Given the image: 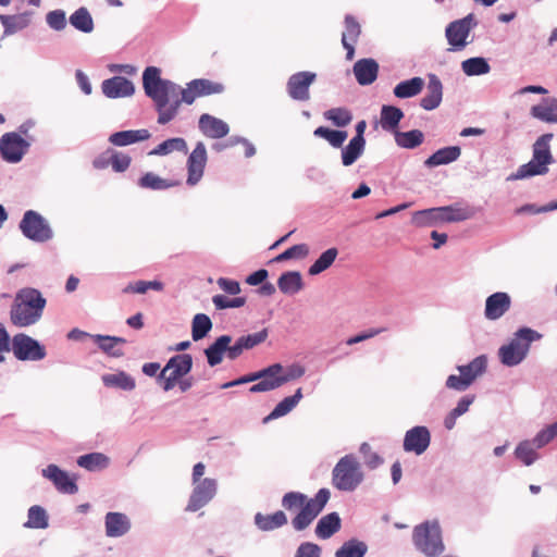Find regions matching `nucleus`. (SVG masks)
<instances>
[{
  "mask_svg": "<svg viewBox=\"0 0 557 557\" xmlns=\"http://www.w3.org/2000/svg\"><path fill=\"white\" fill-rule=\"evenodd\" d=\"M143 86L147 97L158 112V124L165 125L178 113L182 102L193 104L199 97L222 94L224 85L207 78H196L187 83L186 88L170 79L161 77V71L156 66H148L143 73Z\"/></svg>",
  "mask_w": 557,
  "mask_h": 557,
  "instance_id": "obj_1",
  "label": "nucleus"
},
{
  "mask_svg": "<svg viewBox=\"0 0 557 557\" xmlns=\"http://www.w3.org/2000/svg\"><path fill=\"white\" fill-rule=\"evenodd\" d=\"M47 299L34 287L21 288L11 305L10 320L17 327L36 324L42 318Z\"/></svg>",
  "mask_w": 557,
  "mask_h": 557,
  "instance_id": "obj_2",
  "label": "nucleus"
},
{
  "mask_svg": "<svg viewBox=\"0 0 557 557\" xmlns=\"http://www.w3.org/2000/svg\"><path fill=\"white\" fill-rule=\"evenodd\" d=\"M552 133L541 135L532 146V158L529 162L520 165L515 173L508 176V181L530 178L548 173V165L555 163L550 151Z\"/></svg>",
  "mask_w": 557,
  "mask_h": 557,
  "instance_id": "obj_3",
  "label": "nucleus"
},
{
  "mask_svg": "<svg viewBox=\"0 0 557 557\" xmlns=\"http://www.w3.org/2000/svg\"><path fill=\"white\" fill-rule=\"evenodd\" d=\"M541 337L542 335L535 330L527 326L519 329L510 342L498 349L500 362L506 367L520 364L528 356L531 343Z\"/></svg>",
  "mask_w": 557,
  "mask_h": 557,
  "instance_id": "obj_4",
  "label": "nucleus"
},
{
  "mask_svg": "<svg viewBox=\"0 0 557 557\" xmlns=\"http://www.w3.org/2000/svg\"><path fill=\"white\" fill-rule=\"evenodd\" d=\"M412 543L418 552L426 557H437L445 545L442 537V529L438 521H424L413 528Z\"/></svg>",
  "mask_w": 557,
  "mask_h": 557,
  "instance_id": "obj_5",
  "label": "nucleus"
},
{
  "mask_svg": "<svg viewBox=\"0 0 557 557\" xmlns=\"http://www.w3.org/2000/svg\"><path fill=\"white\" fill-rule=\"evenodd\" d=\"M363 478L360 463L352 454L342 457L332 470V485L341 492H354Z\"/></svg>",
  "mask_w": 557,
  "mask_h": 557,
  "instance_id": "obj_6",
  "label": "nucleus"
},
{
  "mask_svg": "<svg viewBox=\"0 0 557 557\" xmlns=\"http://www.w3.org/2000/svg\"><path fill=\"white\" fill-rule=\"evenodd\" d=\"M18 227L24 237L35 243H46L53 237L48 221L35 210H27L23 214Z\"/></svg>",
  "mask_w": 557,
  "mask_h": 557,
  "instance_id": "obj_7",
  "label": "nucleus"
},
{
  "mask_svg": "<svg viewBox=\"0 0 557 557\" xmlns=\"http://www.w3.org/2000/svg\"><path fill=\"white\" fill-rule=\"evenodd\" d=\"M331 493L327 488H320L314 497L308 498L302 505V508L292 520V525L296 531H304L307 529L314 519L324 509L330 499Z\"/></svg>",
  "mask_w": 557,
  "mask_h": 557,
  "instance_id": "obj_8",
  "label": "nucleus"
},
{
  "mask_svg": "<svg viewBox=\"0 0 557 557\" xmlns=\"http://www.w3.org/2000/svg\"><path fill=\"white\" fill-rule=\"evenodd\" d=\"M478 21L473 13H469L462 18L450 22L445 29V36L448 45L454 51H460L468 45L470 32L476 27Z\"/></svg>",
  "mask_w": 557,
  "mask_h": 557,
  "instance_id": "obj_9",
  "label": "nucleus"
},
{
  "mask_svg": "<svg viewBox=\"0 0 557 557\" xmlns=\"http://www.w3.org/2000/svg\"><path fill=\"white\" fill-rule=\"evenodd\" d=\"M12 350L15 358L21 361H39L47 355L44 345L23 333L13 336Z\"/></svg>",
  "mask_w": 557,
  "mask_h": 557,
  "instance_id": "obj_10",
  "label": "nucleus"
},
{
  "mask_svg": "<svg viewBox=\"0 0 557 557\" xmlns=\"http://www.w3.org/2000/svg\"><path fill=\"white\" fill-rule=\"evenodd\" d=\"M29 146V143L18 133H5L0 138L1 158L9 163H17L28 151Z\"/></svg>",
  "mask_w": 557,
  "mask_h": 557,
  "instance_id": "obj_11",
  "label": "nucleus"
},
{
  "mask_svg": "<svg viewBox=\"0 0 557 557\" xmlns=\"http://www.w3.org/2000/svg\"><path fill=\"white\" fill-rule=\"evenodd\" d=\"M317 74L310 71H300L290 75L286 83V91L290 99L305 102L310 99V86Z\"/></svg>",
  "mask_w": 557,
  "mask_h": 557,
  "instance_id": "obj_12",
  "label": "nucleus"
},
{
  "mask_svg": "<svg viewBox=\"0 0 557 557\" xmlns=\"http://www.w3.org/2000/svg\"><path fill=\"white\" fill-rule=\"evenodd\" d=\"M194 485L186 506V511L190 512H195L206 506L215 496L218 488L216 480L211 478H206Z\"/></svg>",
  "mask_w": 557,
  "mask_h": 557,
  "instance_id": "obj_13",
  "label": "nucleus"
},
{
  "mask_svg": "<svg viewBox=\"0 0 557 557\" xmlns=\"http://www.w3.org/2000/svg\"><path fill=\"white\" fill-rule=\"evenodd\" d=\"M430 443V430L424 425H416L406 432L403 447L406 453H414L420 456L429 448Z\"/></svg>",
  "mask_w": 557,
  "mask_h": 557,
  "instance_id": "obj_14",
  "label": "nucleus"
},
{
  "mask_svg": "<svg viewBox=\"0 0 557 557\" xmlns=\"http://www.w3.org/2000/svg\"><path fill=\"white\" fill-rule=\"evenodd\" d=\"M207 163V149L202 141L197 143L187 159V181L189 186L196 185L202 177Z\"/></svg>",
  "mask_w": 557,
  "mask_h": 557,
  "instance_id": "obj_15",
  "label": "nucleus"
},
{
  "mask_svg": "<svg viewBox=\"0 0 557 557\" xmlns=\"http://www.w3.org/2000/svg\"><path fill=\"white\" fill-rule=\"evenodd\" d=\"M101 89L103 95L111 99L129 97L135 92L133 82L124 76H113L104 79Z\"/></svg>",
  "mask_w": 557,
  "mask_h": 557,
  "instance_id": "obj_16",
  "label": "nucleus"
},
{
  "mask_svg": "<svg viewBox=\"0 0 557 557\" xmlns=\"http://www.w3.org/2000/svg\"><path fill=\"white\" fill-rule=\"evenodd\" d=\"M42 475L51 480L57 490L61 493L73 495L78 492L75 479L70 478L65 471L61 470L55 465H49L44 469Z\"/></svg>",
  "mask_w": 557,
  "mask_h": 557,
  "instance_id": "obj_17",
  "label": "nucleus"
},
{
  "mask_svg": "<svg viewBox=\"0 0 557 557\" xmlns=\"http://www.w3.org/2000/svg\"><path fill=\"white\" fill-rule=\"evenodd\" d=\"M511 306V298L505 292H496L485 300L484 315L490 321L500 319Z\"/></svg>",
  "mask_w": 557,
  "mask_h": 557,
  "instance_id": "obj_18",
  "label": "nucleus"
},
{
  "mask_svg": "<svg viewBox=\"0 0 557 557\" xmlns=\"http://www.w3.org/2000/svg\"><path fill=\"white\" fill-rule=\"evenodd\" d=\"M443 100V84L436 74H428L425 95L420 99V107L432 111L440 107Z\"/></svg>",
  "mask_w": 557,
  "mask_h": 557,
  "instance_id": "obj_19",
  "label": "nucleus"
},
{
  "mask_svg": "<svg viewBox=\"0 0 557 557\" xmlns=\"http://www.w3.org/2000/svg\"><path fill=\"white\" fill-rule=\"evenodd\" d=\"M198 127L202 135L213 139L223 138L230 132V127L226 122L209 113L200 115Z\"/></svg>",
  "mask_w": 557,
  "mask_h": 557,
  "instance_id": "obj_20",
  "label": "nucleus"
},
{
  "mask_svg": "<svg viewBox=\"0 0 557 557\" xmlns=\"http://www.w3.org/2000/svg\"><path fill=\"white\" fill-rule=\"evenodd\" d=\"M356 81L361 86H369L374 83L379 74V63L372 58H363L354 64Z\"/></svg>",
  "mask_w": 557,
  "mask_h": 557,
  "instance_id": "obj_21",
  "label": "nucleus"
},
{
  "mask_svg": "<svg viewBox=\"0 0 557 557\" xmlns=\"http://www.w3.org/2000/svg\"><path fill=\"white\" fill-rule=\"evenodd\" d=\"M360 33L361 28L357 20L352 15L347 14L345 16V32L342 35V45L347 51V60H352L355 55L354 44L357 42Z\"/></svg>",
  "mask_w": 557,
  "mask_h": 557,
  "instance_id": "obj_22",
  "label": "nucleus"
},
{
  "mask_svg": "<svg viewBox=\"0 0 557 557\" xmlns=\"http://www.w3.org/2000/svg\"><path fill=\"white\" fill-rule=\"evenodd\" d=\"M106 534L109 537H120L131 529L129 519L125 513L110 511L104 518Z\"/></svg>",
  "mask_w": 557,
  "mask_h": 557,
  "instance_id": "obj_23",
  "label": "nucleus"
},
{
  "mask_svg": "<svg viewBox=\"0 0 557 557\" xmlns=\"http://www.w3.org/2000/svg\"><path fill=\"white\" fill-rule=\"evenodd\" d=\"M193 357L190 354H178L171 357L162 371L158 374V379H163L165 373L171 370L180 379L191 371Z\"/></svg>",
  "mask_w": 557,
  "mask_h": 557,
  "instance_id": "obj_24",
  "label": "nucleus"
},
{
  "mask_svg": "<svg viewBox=\"0 0 557 557\" xmlns=\"http://www.w3.org/2000/svg\"><path fill=\"white\" fill-rule=\"evenodd\" d=\"M150 133L146 128L120 131L109 136V143L116 147H125L135 143L147 140Z\"/></svg>",
  "mask_w": 557,
  "mask_h": 557,
  "instance_id": "obj_25",
  "label": "nucleus"
},
{
  "mask_svg": "<svg viewBox=\"0 0 557 557\" xmlns=\"http://www.w3.org/2000/svg\"><path fill=\"white\" fill-rule=\"evenodd\" d=\"M282 371H283V366L281 363H273L264 369L246 374V376L248 379V383L258 381V383H256L249 387V392L252 394L269 392L270 389H265V388L258 389V387H259L258 385H261L263 382H269V381L275 379V374L281 373Z\"/></svg>",
  "mask_w": 557,
  "mask_h": 557,
  "instance_id": "obj_26",
  "label": "nucleus"
},
{
  "mask_svg": "<svg viewBox=\"0 0 557 557\" xmlns=\"http://www.w3.org/2000/svg\"><path fill=\"white\" fill-rule=\"evenodd\" d=\"M461 148L459 146H448L436 150L425 161L424 166L428 169L436 168L440 165L449 164L459 159Z\"/></svg>",
  "mask_w": 557,
  "mask_h": 557,
  "instance_id": "obj_27",
  "label": "nucleus"
},
{
  "mask_svg": "<svg viewBox=\"0 0 557 557\" xmlns=\"http://www.w3.org/2000/svg\"><path fill=\"white\" fill-rule=\"evenodd\" d=\"M231 343L232 336L224 334L205 349L207 362L210 367H215L223 361L224 355L227 356V344Z\"/></svg>",
  "mask_w": 557,
  "mask_h": 557,
  "instance_id": "obj_28",
  "label": "nucleus"
},
{
  "mask_svg": "<svg viewBox=\"0 0 557 557\" xmlns=\"http://www.w3.org/2000/svg\"><path fill=\"white\" fill-rule=\"evenodd\" d=\"M405 114L398 107L384 104L381 108L380 123L384 131L398 132L399 123L404 119Z\"/></svg>",
  "mask_w": 557,
  "mask_h": 557,
  "instance_id": "obj_29",
  "label": "nucleus"
},
{
  "mask_svg": "<svg viewBox=\"0 0 557 557\" xmlns=\"http://www.w3.org/2000/svg\"><path fill=\"white\" fill-rule=\"evenodd\" d=\"M94 343L110 357H122L124 351L119 345L125 344L126 339L119 336L94 334L90 335Z\"/></svg>",
  "mask_w": 557,
  "mask_h": 557,
  "instance_id": "obj_30",
  "label": "nucleus"
},
{
  "mask_svg": "<svg viewBox=\"0 0 557 557\" xmlns=\"http://www.w3.org/2000/svg\"><path fill=\"white\" fill-rule=\"evenodd\" d=\"M342 525L341 517L337 512L333 511L323 516L317 523L315 535L321 540H327L339 531Z\"/></svg>",
  "mask_w": 557,
  "mask_h": 557,
  "instance_id": "obj_31",
  "label": "nucleus"
},
{
  "mask_svg": "<svg viewBox=\"0 0 557 557\" xmlns=\"http://www.w3.org/2000/svg\"><path fill=\"white\" fill-rule=\"evenodd\" d=\"M277 286L283 294L295 295L304 288L302 276L298 271L284 272L277 280Z\"/></svg>",
  "mask_w": 557,
  "mask_h": 557,
  "instance_id": "obj_32",
  "label": "nucleus"
},
{
  "mask_svg": "<svg viewBox=\"0 0 557 557\" xmlns=\"http://www.w3.org/2000/svg\"><path fill=\"white\" fill-rule=\"evenodd\" d=\"M424 86L423 78L416 76L406 81H401L398 83L394 89L393 94L396 98L407 99L412 98L421 92Z\"/></svg>",
  "mask_w": 557,
  "mask_h": 557,
  "instance_id": "obj_33",
  "label": "nucleus"
},
{
  "mask_svg": "<svg viewBox=\"0 0 557 557\" xmlns=\"http://www.w3.org/2000/svg\"><path fill=\"white\" fill-rule=\"evenodd\" d=\"M487 369V358L485 355H480L472 359L468 364L457 367V370L462 376L469 381L470 384Z\"/></svg>",
  "mask_w": 557,
  "mask_h": 557,
  "instance_id": "obj_34",
  "label": "nucleus"
},
{
  "mask_svg": "<svg viewBox=\"0 0 557 557\" xmlns=\"http://www.w3.org/2000/svg\"><path fill=\"white\" fill-rule=\"evenodd\" d=\"M286 523L287 517L282 510H277L272 515H262L261 512L255 515V524L261 531H272Z\"/></svg>",
  "mask_w": 557,
  "mask_h": 557,
  "instance_id": "obj_35",
  "label": "nucleus"
},
{
  "mask_svg": "<svg viewBox=\"0 0 557 557\" xmlns=\"http://www.w3.org/2000/svg\"><path fill=\"white\" fill-rule=\"evenodd\" d=\"M301 398L302 388L299 387L296 389L294 395L287 396L284 399H282L270 412V414L267 418H264V421L267 422L286 416L298 405Z\"/></svg>",
  "mask_w": 557,
  "mask_h": 557,
  "instance_id": "obj_36",
  "label": "nucleus"
},
{
  "mask_svg": "<svg viewBox=\"0 0 557 557\" xmlns=\"http://www.w3.org/2000/svg\"><path fill=\"white\" fill-rule=\"evenodd\" d=\"M0 22L4 28L3 35L8 36L26 28L30 23V18L28 13L14 15L1 14Z\"/></svg>",
  "mask_w": 557,
  "mask_h": 557,
  "instance_id": "obj_37",
  "label": "nucleus"
},
{
  "mask_svg": "<svg viewBox=\"0 0 557 557\" xmlns=\"http://www.w3.org/2000/svg\"><path fill=\"white\" fill-rule=\"evenodd\" d=\"M395 144L399 148L414 149L422 145L424 141V134L420 129H411L408 132H395L394 134Z\"/></svg>",
  "mask_w": 557,
  "mask_h": 557,
  "instance_id": "obj_38",
  "label": "nucleus"
},
{
  "mask_svg": "<svg viewBox=\"0 0 557 557\" xmlns=\"http://www.w3.org/2000/svg\"><path fill=\"white\" fill-rule=\"evenodd\" d=\"M70 24L78 32L89 34L94 30V20L90 12L81 7L70 15Z\"/></svg>",
  "mask_w": 557,
  "mask_h": 557,
  "instance_id": "obj_39",
  "label": "nucleus"
},
{
  "mask_svg": "<svg viewBox=\"0 0 557 557\" xmlns=\"http://www.w3.org/2000/svg\"><path fill=\"white\" fill-rule=\"evenodd\" d=\"M364 149L366 143L351 138L345 147L342 146V164L352 165L363 154Z\"/></svg>",
  "mask_w": 557,
  "mask_h": 557,
  "instance_id": "obj_40",
  "label": "nucleus"
},
{
  "mask_svg": "<svg viewBox=\"0 0 557 557\" xmlns=\"http://www.w3.org/2000/svg\"><path fill=\"white\" fill-rule=\"evenodd\" d=\"M305 374V369L301 366L293 364L288 368L287 373L280 375L275 374V379L263 382L261 385H258L259 388H265V389H275L282 386L283 384L289 382L290 380L298 379Z\"/></svg>",
  "mask_w": 557,
  "mask_h": 557,
  "instance_id": "obj_41",
  "label": "nucleus"
},
{
  "mask_svg": "<svg viewBox=\"0 0 557 557\" xmlns=\"http://www.w3.org/2000/svg\"><path fill=\"white\" fill-rule=\"evenodd\" d=\"M102 382L108 387H117L127 392L136 387L135 379L124 371L115 374H106L102 376Z\"/></svg>",
  "mask_w": 557,
  "mask_h": 557,
  "instance_id": "obj_42",
  "label": "nucleus"
},
{
  "mask_svg": "<svg viewBox=\"0 0 557 557\" xmlns=\"http://www.w3.org/2000/svg\"><path fill=\"white\" fill-rule=\"evenodd\" d=\"M367 552L368 545L363 541L350 539L335 552V557H364Z\"/></svg>",
  "mask_w": 557,
  "mask_h": 557,
  "instance_id": "obj_43",
  "label": "nucleus"
},
{
  "mask_svg": "<svg viewBox=\"0 0 557 557\" xmlns=\"http://www.w3.org/2000/svg\"><path fill=\"white\" fill-rule=\"evenodd\" d=\"M109 457L102 453H89L77 459V465L88 471H97L109 466Z\"/></svg>",
  "mask_w": 557,
  "mask_h": 557,
  "instance_id": "obj_44",
  "label": "nucleus"
},
{
  "mask_svg": "<svg viewBox=\"0 0 557 557\" xmlns=\"http://www.w3.org/2000/svg\"><path fill=\"white\" fill-rule=\"evenodd\" d=\"M533 117L546 122L557 123V100L552 99L549 103H540L531 108Z\"/></svg>",
  "mask_w": 557,
  "mask_h": 557,
  "instance_id": "obj_45",
  "label": "nucleus"
},
{
  "mask_svg": "<svg viewBox=\"0 0 557 557\" xmlns=\"http://www.w3.org/2000/svg\"><path fill=\"white\" fill-rule=\"evenodd\" d=\"M173 151L187 152V144L186 140L182 137L169 138L157 147H154L149 154L150 156H166Z\"/></svg>",
  "mask_w": 557,
  "mask_h": 557,
  "instance_id": "obj_46",
  "label": "nucleus"
},
{
  "mask_svg": "<svg viewBox=\"0 0 557 557\" xmlns=\"http://www.w3.org/2000/svg\"><path fill=\"white\" fill-rule=\"evenodd\" d=\"M338 256V250L335 247L329 248L323 251L320 257L309 267V275H318L327 270Z\"/></svg>",
  "mask_w": 557,
  "mask_h": 557,
  "instance_id": "obj_47",
  "label": "nucleus"
},
{
  "mask_svg": "<svg viewBox=\"0 0 557 557\" xmlns=\"http://www.w3.org/2000/svg\"><path fill=\"white\" fill-rule=\"evenodd\" d=\"M461 69L468 76L484 75L491 71L490 63L483 57H473L462 61Z\"/></svg>",
  "mask_w": 557,
  "mask_h": 557,
  "instance_id": "obj_48",
  "label": "nucleus"
},
{
  "mask_svg": "<svg viewBox=\"0 0 557 557\" xmlns=\"http://www.w3.org/2000/svg\"><path fill=\"white\" fill-rule=\"evenodd\" d=\"M27 521L24 523L25 528L28 529H46L49 525L48 515L44 507L34 505L29 507L27 513Z\"/></svg>",
  "mask_w": 557,
  "mask_h": 557,
  "instance_id": "obj_49",
  "label": "nucleus"
},
{
  "mask_svg": "<svg viewBox=\"0 0 557 557\" xmlns=\"http://www.w3.org/2000/svg\"><path fill=\"white\" fill-rule=\"evenodd\" d=\"M314 136L324 138L334 148H341L347 139V132L342 129H331L329 127L319 126L313 132Z\"/></svg>",
  "mask_w": 557,
  "mask_h": 557,
  "instance_id": "obj_50",
  "label": "nucleus"
},
{
  "mask_svg": "<svg viewBox=\"0 0 557 557\" xmlns=\"http://www.w3.org/2000/svg\"><path fill=\"white\" fill-rule=\"evenodd\" d=\"M176 184L177 183L169 182L152 172L145 173L138 180L139 187L151 189V190H164V189L175 186Z\"/></svg>",
  "mask_w": 557,
  "mask_h": 557,
  "instance_id": "obj_51",
  "label": "nucleus"
},
{
  "mask_svg": "<svg viewBox=\"0 0 557 557\" xmlns=\"http://www.w3.org/2000/svg\"><path fill=\"white\" fill-rule=\"evenodd\" d=\"M440 208V220L442 223L461 222L471 218V213L468 209L460 208L456 205H449Z\"/></svg>",
  "mask_w": 557,
  "mask_h": 557,
  "instance_id": "obj_52",
  "label": "nucleus"
},
{
  "mask_svg": "<svg viewBox=\"0 0 557 557\" xmlns=\"http://www.w3.org/2000/svg\"><path fill=\"white\" fill-rule=\"evenodd\" d=\"M153 289L156 292H162L164 289V284L161 281H135L129 282L123 289V294H145L147 290Z\"/></svg>",
  "mask_w": 557,
  "mask_h": 557,
  "instance_id": "obj_53",
  "label": "nucleus"
},
{
  "mask_svg": "<svg viewBox=\"0 0 557 557\" xmlns=\"http://www.w3.org/2000/svg\"><path fill=\"white\" fill-rule=\"evenodd\" d=\"M212 329L211 319L205 313H197L191 322V337L195 342L202 339Z\"/></svg>",
  "mask_w": 557,
  "mask_h": 557,
  "instance_id": "obj_54",
  "label": "nucleus"
},
{
  "mask_svg": "<svg viewBox=\"0 0 557 557\" xmlns=\"http://www.w3.org/2000/svg\"><path fill=\"white\" fill-rule=\"evenodd\" d=\"M441 216V208H430L417 211L413 214V223L417 226L424 227V226H435L437 223H442L440 220Z\"/></svg>",
  "mask_w": 557,
  "mask_h": 557,
  "instance_id": "obj_55",
  "label": "nucleus"
},
{
  "mask_svg": "<svg viewBox=\"0 0 557 557\" xmlns=\"http://www.w3.org/2000/svg\"><path fill=\"white\" fill-rule=\"evenodd\" d=\"M535 449L536 448L531 441H522L517 445L515 456L524 466L529 467L539 458V454Z\"/></svg>",
  "mask_w": 557,
  "mask_h": 557,
  "instance_id": "obj_56",
  "label": "nucleus"
},
{
  "mask_svg": "<svg viewBox=\"0 0 557 557\" xmlns=\"http://www.w3.org/2000/svg\"><path fill=\"white\" fill-rule=\"evenodd\" d=\"M324 117L332 122L334 126L345 127L352 120V113L344 107L332 108L324 112Z\"/></svg>",
  "mask_w": 557,
  "mask_h": 557,
  "instance_id": "obj_57",
  "label": "nucleus"
},
{
  "mask_svg": "<svg viewBox=\"0 0 557 557\" xmlns=\"http://www.w3.org/2000/svg\"><path fill=\"white\" fill-rule=\"evenodd\" d=\"M557 435V422L542 429L531 441L535 448H542L550 443Z\"/></svg>",
  "mask_w": 557,
  "mask_h": 557,
  "instance_id": "obj_58",
  "label": "nucleus"
},
{
  "mask_svg": "<svg viewBox=\"0 0 557 557\" xmlns=\"http://www.w3.org/2000/svg\"><path fill=\"white\" fill-rule=\"evenodd\" d=\"M308 253H309V247L307 244H297V245H294V246L287 248L280 255H277L273 259V261L282 262V261H285V260H288L292 258L302 259V258H306L308 256Z\"/></svg>",
  "mask_w": 557,
  "mask_h": 557,
  "instance_id": "obj_59",
  "label": "nucleus"
},
{
  "mask_svg": "<svg viewBox=\"0 0 557 557\" xmlns=\"http://www.w3.org/2000/svg\"><path fill=\"white\" fill-rule=\"evenodd\" d=\"M212 302L218 310H224L230 308H240L246 304L245 297L228 298L225 295H214Z\"/></svg>",
  "mask_w": 557,
  "mask_h": 557,
  "instance_id": "obj_60",
  "label": "nucleus"
},
{
  "mask_svg": "<svg viewBox=\"0 0 557 557\" xmlns=\"http://www.w3.org/2000/svg\"><path fill=\"white\" fill-rule=\"evenodd\" d=\"M306 500L307 495L300 492H288L282 498V506L289 511L298 508L301 509Z\"/></svg>",
  "mask_w": 557,
  "mask_h": 557,
  "instance_id": "obj_61",
  "label": "nucleus"
},
{
  "mask_svg": "<svg viewBox=\"0 0 557 557\" xmlns=\"http://www.w3.org/2000/svg\"><path fill=\"white\" fill-rule=\"evenodd\" d=\"M46 22L48 26L57 32H61L66 26V15L65 12L61 9H57L53 11H50L46 15Z\"/></svg>",
  "mask_w": 557,
  "mask_h": 557,
  "instance_id": "obj_62",
  "label": "nucleus"
},
{
  "mask_svg": "<svg viewBox=\"0 0 557 557\" xmlns=\"http://www.w3.org/2000/svg\"><path fill=\"white\" fill-rule=\"evenodd\" d=\"M268 330L262 329L259 332L242 335L239 336L242 343L244 344L245 350L252 349L253 347L260 345L268 338Z\"/></svg>",
  "mask_w": 557,
  "mask_h": 557,
  "instance_id": "obj_63",
  "label": "nucleus"
},
{
  "mask_svg": "<svg viewBox=\"0 0 557 557\" xmlns=\"http://www.w3.org/2000/svg\"><path fill=\"white\" fill-rule=\"evenodd\" d=\"M295 557H321V547L311 542H304L298 546Z\"/></svg>",
  "mask_w": 557,
  "mask_h": 557,
  "instance_id": "obj_64",
  "label": "nucleus"
}]
</instances>
